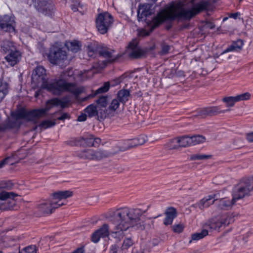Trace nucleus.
<instances>
[{
	"label": "nucleus",
	"instance_id": "27",
	"mask_svg": "<svg viewBox=\"0 0 253 253\" xmlns=\"http://www.w3.org/2000/svg\"><path fill=\"white\" fill-rule=\"evenodd\" d=\"M150 10L147 8L146 6L142 5L139 6L137 10V18L138 20H142L143 19L146 18L148 16L150 15Z\"/></svg>",
	"mask_w": 253,
	"mask_h": 253
},
{
	"label": "nucleus",
	"instance_id": "61",
	"mask_svg": "<svg viewBox=\"0 0 253 253\" xmlns=\"http://www.w3.org/2000/svg\"><path fill=\"white\" fill-rule=\"evenodd\" d=\"M133 140H128L126 142L127 145V148H131L133 147H136L135 145L133 144Z\"/></svg>",
	"mask_w": 253,
	"mask_h": 253
},
{
	"label": "nucleus",
	"instance_id": "35",
	"mask_svg": "<svg viewBox=\"0 0 253 253\" xmlns=\"http://www.w3.org/2000/svg\"><path fill=\"white\" fill-rule=\"evenodd\" d=\"M217 220L220 221H234L238 220V215L233 213H228L227 214L220 216Z\"/></svg>",
	"mask_w": 253,
	"mask_h": 253
},
{
	"label": "nucleus",
	"instance_id": "10",
	"mask_svg": "<svg viewBox=\"0 0 253 253\" xmlns=\"http://www.w3.org/2000/svg\"><path fill=\"white\" fill-rule=\"evenodd\" d=\"M56 204V202L52 201L50 198L48 200L42 201L37 207V211L39 213H37V216H45L52 213L53 211L57 208Z\"/></svg>",
	"mask_w": 253,
	"mask_h": 253
},
{
	"label": "nucleus",
	"instance_id": "47",
	"mask_svg": "<svg viewBox=\"0 0 253 253\" xmlns=\"http://www.w3.org/2000/svg\"><path fill=\"white\" fill-rule=\"evenodd\" d=\"M90 220L92 221H99L101 220H108L107 216V211L100 215H95L93 216Z\"/></svg>",
	"mask_w": 253,
	"mask_h": 253
},
{
	"label": "nucleus",
	"instance_id": "20",
	"mask_svg": "<svg viewBox=\"0 0 253 253\" xmlns=\"http://www.w3.org/2000/svg\"><path fill=\"white\" fill-rule=\"evenodd\" d=\"M238 199H236L235 194L232 193V199L231 200L226 198H221L219 200L218 207L222 210H228L236 202Z\"/></svg>",
	"mask_w": 253,
	"mask_h": 253
},
{
	"label": "nucleus",
	"instance_id": "59",
	"mask_svg": "<svg viewBox=\"0 0 253 253\" xmlns=\"http://www.w3.org/2000/svg\"><path fill=\"white\" fill-rule=\"evenodd\" d=\"M9 157H6L2 161H0V169L2 168L4 165L7 164Z\"/></svg>",
	"mask_w": 253,
	"mask_h": 253
},
{
	"label": "nucleus",
	"instance_id": "49",
	"mask_svg": "<svg viewBox=\"0 0 253 253\" xmlns=\"http://www.w3.org/2000/svg\"><path fill=\"white\" fill-rule=\"evenodd\" d=\"M237 102L249 100L251 97V94L249 92H245L238 94L235 96Z\"/></svg>",
	"mask_w": 253,
	"mask_h": 253
},
{
	"label": "nucleus",
	"instance_id": "4",
	"mask_svg": "<svg viewBox=\"0 0 253 253\" xmlns=\"http://www.w3.org/2000/svg\"><path fill=\"white\" fill-rule=\"evenodd\" d=\"M60 105L62 108L65 107V103L58 98H53L46 101L44 108L34 109L29 111V112L21 111L18 114V117H32L34 121L43 117L46 112L49 111L54 106Z\"/></svg>",
	"mask_w": 253,
	"mask_h": 253
},
{
	"label": "nucleus",
	"instance_id": "29",
	"mask_svg": "<svg viewBox=\"0 0 253 253\" xmlns=\"http://www.w3.org/2000/svg\"><path fill=\"white\" fill-rule=\"evenodd\" d=\"M129 91L126 89L121 90L117 93V99L123 103H125L129 97Z\"/></svg>",
	"mask_w": 253,
	"mask_h": 253
},
{
	"label": "nucleus",
	"instance_id": "45",
	"mask_svg": "<svg viewBox=\"0 0 253 253\" xmlns=\"http://www.w3.org/2000/svg\"><path fill=\"white\" fill-rule=\"evenodd\" d=\"M134 242L130 238H126L123 241L122 246L121 247V250H127L129 248L132 246Z\"/></svg>",
	"mask_w": 253,
	"mask_h": 253
},
{
	"label": "nucleus",
	"instance_id": "54",
	"mask_svg": "<svg viewBox=\"0 0 253 253\" xmlns=\"http://www.w3.org/2000/svg\"><path fill=\"white\" fill-rule=\"evenodd\" d=\"M169 46L165 44V43H163L162 44V51H161V53L162 54H166V53H167L169 51Z\"/></svg>",
	"mask_w": 253,
	"mask_h": 253
},
{
	"label": "nucleus",
	"instance_id": "33",
	"mask_svg": "<svg viewBox=\"0 0 253 253\" xmlns=\"http://www.w3.org/2000/svg\"><path fill=\"white\" fill-rule=\"evenodd\" d=\"M172 223L173 222H164V224L166 226L170 225L172 230L175 233H180L183 231L184 227L183 224L180 222L178 223L174 222V223L172 224Z\"/></svg>",
	"mask_w": 253,
	"mask_h": 253
},
{
	"label": "nucleus",
	"instance_id": "28",
	"mask_svg": "<svg viewBox=\"0 0 253 253\" xmlns=\"http://www.w3.org/2000/svg\"><path fill=\"white\" fill-rule=\"evenodd\" d=\"M15 49L13 43L9 41H4L1 44V51L4 53H8Z\"/></svg>",
	"mask_w": 253,
	"mask_h": 253
},
{
	"label": "nucleus",
	"instance_id": "17",
	"mask_svg": "<svg viewBox=\"0 0 253 253\" xmlns=\"http://www.w3.org/2000/svg\"><path fill=\"white\" fill-rule=\"evenodd\" d=\"M109 235V228L106 224H104L99 229L95 231L91 236V241L94 243L98 242L100 238H104Z\"/></svg>",
	"mask_w": 253,
	"mask_h": 253
},
{
	"label": "nucleus",
	"instance_id": "2",
	"mask_svg": "<svg viewBox=\"0 0 253 253\" xmlns=\"http://www.w3.org/2000/svg\"><path fill=\"white\" fill-rule=\"evenodd\" d=\"M32 83L38 86L40 84L55 95H60L67 92L78 96L84 91V87L79 86L75 83H69L65 80L59 78L55 79L50 84L47 83L46 70L41 66L37 67L33 71L31 77Z\"/></svg>",
	"mask_w": 253,
	"mask_h": 253
},
{
	"label": "nucleus",
	"instance_id": "5",
	"mask_svg": "<svg viewBox=\"0 0 253 253\" xmlns=\"http://www.w3.org/2000/svg\"><path fill=\"white\" fill-rule=\"evenodd\" d=\"M253 191V177L243 178L235 186L233 193L236 199H241L246 196L249 195Z\"/></svg>",
	"mask_w": 253,
	"mask_h": 253
},
{
	"label": "nucleus",
	"instance_id": "46",
	"mask_svg": "<svg viewBox=\"0 0 253 253\" xmlns=\"http://www.w3.org/2000/svg\"><path fill=\"white\" fill-rule=\"evenodd\" d=\"M119 105L120 101L117 99H113L108 107L109 111L112 113L117 109Z\"/></svg>",
	"mask_w": 253,
	"mask_h": 253
},
{
	"label": "nucleus",
	"instance_id": "15",
	"mask_svg": "<svg viewBox=\"0 0 253 253\" xmlns=\"http://www.w3.org/2000/svg\"><path fill=\"white\" fill-rule=\"evenodd\" d=\"M217 195L218 194H213L205 197L199 202L191 206L190 208H198L201 210H203L205 208L209 207L210 205L213 204L215 202L218 201Z\"/></svg>",
	"mask_w": 253,
	"mask_h": 253
},
{
	"label": "nucleus",
	"instance_id": "14",
	"mask_svg": "<svg viewBox=\"0 0 253 253\" xmlns=\"http://www.w3.org/2000/svg\"><path fill=\"white\" fill-rule=\"evenodd\" d=\"M34 6L40 12L49 14L53 9L54 5L51 0H32Z\"/></svg>",
	"mask_w": 253,
	"mask_h": 253
},
{
	"label": "nucleus",
	"instance_id": "51",
	"mask_svg": "<svg viewBox=\"0 0 253 253\" xmlns=\"http://www.w3.org/2000/svg\"><path fill=\"white\" fill-rule=\"evenodd\" d=\"M86 50L87 54L89 57H93L95 53L97 51V49L92 45H89L87 47Z\"/></svg>",
	"mask_w": 253,
	"mask_h": 253
},
{
	"label": "nucleus",
	"instance_id": "19",
	"mask_svg": "<svg viewBox=\"0 0 253 253\" xmlns=\"http://www.w3.org/2000/svg\"><path fill=\"white\" fill-rule=\"evenodd\" d=\"M13 20L8 16H4L0 22V28L5 32H12L14 31Z\"/></svg>",
	"mask_w": 253,
	"mask_h": 253
},
{
	"label": "nucleus",
	"instance_id": "9",
	"mask_svg": "<svg viewBox=\"0 0 253 253\" xmlns=\"http://www.w3.org/2000/svg\"><path fill=\"white\" fill-rule=\"evenodd\" d=\"M138 42L133 39L128 44L126 52L128 56L132 59H138L142 57L147 52L146 49H141L138 45Z\"/></svg>",
	"mask_w": 253,
	"mask_h": 253
},
{
	"label": "nucleus",
	"instance_id": "36",
	"mask_svg": "<svg viewBox=\"0 0 253 253\" xmlns=\"http://www.w3.org/2000/svg\"><path fill=\"white\" fill-rule=\"evenodd\" d=\"M190 138L191 146L202 143L206 140L205 137L201 135L191 136Z\"/></svg>",
	"mask_w": 253,
	"mask_h": 253
},
{
	"label": "nucleus",
	"instance_id": "1",
	"mask_svg": "<svg viewBox=\"0 0 253 253\" xmlns=\"http://www.w3.org/2000/svg\"><path fill=\"white\" fill-rule=\"evenodd\" d=\"M208 1H201L196 4L191 9H186L184 1L177 0L167 4L153 19V27H157L166 21L175 19H189L201 11L208 8Z\"/></svg>",
	"mask_w": 253,
	"mask_h": 253
},
{
	"label": "nucleus",
	"instance_id": "13",
	"mask_svg": "<svg viewBox=\"0 0 253 253\" xmlns=\"http://www.w3.org/2000/svg\"><path fill=\"white\" fill-rule=\"evenodd\" d=\"M109 221H126L125 220L124 207L113 208L107 211Z\"/></svg>",
	"mask_w": 253,
	"mask_h": 253
},
{
	"label": "nucleus",
	"instance_id": "40",
	"mask_svg": "<svg viewBox=\"0 0 253 253\" xmlns=\"http://www.w3.org/2000/svg\"><path fill=\"white\" fill-rule=\"evenodd\" d=\"M109 83L106 82L104 84L103 86H102L95 91V93H94L93 94L89 95L88 97H92L98 93L106 92L109 90Z\"/></svg>",
	"mask_w": 253,
	"mask_h": 253
},
{
	"label": "nucleus",
	"instance_id": "6",
	"mask_svg": "<svg viewBox=\"0 0 253 253\" xmlns=\"http://www.w3.org/2000/svg\"><path fill=\"white\" fill-rule=\"evenodd\" d=\"M110 153L109 152L102 149L96 150L91 149H86L80 151L77 154L78 157L81 159L96 161L105 159L108 157Z\"/></svg>",
	"mask_w": 253,
	"mask_h": 253
},
{
	"label": "nucleus",
	"instance_id": "57",
	"mask_svg": "<svg viewBox=\"0 0 253 253\" xmlns=\"http://www.w3.org/2000/svg\"><path fill=\"white\" fill-rule=\"evenodd\" d=\"M132 253H144V250L140 247H134Z\"/></svg>",
	"mask_w": 253,
	"mask_h": 253
},
{
	"label": "nucleus",
	"instance_id": "26",
	"mask_svg": "<svg viewBox=\"0 0 253 253\" xmlns=\"http://www.w3.org/2000/svg\"><path fill=\"white\" fill-rule=\"evenodd\" d=\"M243 44V42L241 40H238L236 42H234L228 48L223 51L222 54L231 51H238L242 49Z\"/></svg>",
	"mask_w": 253,
	"mask_h": 253
},
{
	"label": "nucleus",
	"instance_id": "8",
	"mask_svg": "<svg viewBox=\"0 0 253 253\" xmlns=\"http://www.w3.org/2000/svg\"><path fill=\"white\" fill-rule=\"evenodd\" d=\"M17 196V194L12 192L2 191L0 192V200L5 201V202L0 203V206L6 209L0 210V211H5L13 210L16 204V202L13 198Z\"/></svg>",
	"mask_w": 253,
	"mask_h": 253
},
{
	"label": "nucleus",
	"instance_id": "60",
	"mask_svg": "<svg viewBox=\"0 0 253 253\" xmlns=\"http://www.w3.org/2000/svg\"><path fill=\"white\" fill-rule=\"evenodd\" d=\"M69 118V115L67 113H64L62 114L60 117H58L57 118L59 120H64L66 119H67Z\"/></svg>",
	"mask_w": 253,
	"mask_h": 253
},
{
	"label": "nucleus",
	"instance_id": "16",
	"mask_svg": "<svg viewBox=\"0 0 253 253\" xmlns=\"http://www.w3.org/2000/svg\"><path fill=\"white\" fill-rule=\"evenodd\" d=\"M73 196V192L70 190L59 191L52 193L50 197L52 201L56 202V206L59 208L64 205L61 202L62 200L66 199Z\"/></svg>",
	"mask_w": 253,
	"mask_h": 253
},
{
	"label": "nucleus",
	"instance_id": "18",
	"mask_svg": "<svg viewBox=\"0 0 253 253\" xmlns=\"http://www.w3.org/2000/svg\"><path fill=\"white\" fill-rule=\"evenodd\" d=\"M21 58L20 52L15 49L8 53L7 55L5 56L4 59L9 65L14 66L20 61Z\"/></svg>",
	"mask_w": 253,
	"mask_h": 253
},
{
	"label": "nucleus",
	"instance_id": "23",
	"mask_svg": "<svg viewBox=\"0 0 253 253\" xmlns=\"http://www.w3.org/2000/svg\"><path fill=\"white\" fill-rule=\"evenodd\" d=\"M190 140V136L183 135L172 139L171 140V143H176L179 144L181 148L191 146Z\"/></svg>",
	"mask_w": 253,
	"mask_h": 253
},
{
	"label": "nucleus",
	"instance_id": "31",
	"mask_svg": "<svg viewBox=\"0 0 253 253\" xmlns=\"http://www.w3.org/2000/svg\"><path fill=\"white\" fill-rule=\"evenodd\" d=\"M97 117L99 120H103L109 116L111 113L107 109L106 107H97Z\"/></svg>",
	"mask_w": 253,
	"mask_h": 253
},
{
	"label": "nucleus",
	"instance_id": "3",
	"mask_svg": "<svg viewBox=\"0 0 253 253\" xmlns=\"http://www.w3.org/2000/svg\"><path fill=\"white\" fill-rule=\"evenodd\" d=\"M150 207L151 205H148L145 210H142L139 208H130L125 206L124 207L125 220L126 221H144L154 220L162 216V214H159L152 217H148L146 213Z\"/></svg>",
	"mask_w": 253,
	"mask_h": 253
},
{
	"label": "nucleus",
	"instance_id": "63",
	"mask_svg": "<svg viewBox=\"0 0 253 253\" xmlns=\"http://www.w3.org/2000/svg\"><path fill=\"white\" fill-rule=\"evenodd\" d=\"M118 251V247L116 245H112L111 248V253H117Z\"/></svg>",
	"mask_w": 253,
	"mask_h": 253
},
{
	"label": "nucleus",
	"instance_id": "43",
	"mask_svg": "<svg viewBox=\"0 0 253 253\" xmlns=\"http://www.w3.org/2000/svg\"><path fill=\"white\" fill-rule=\"evenodd\" d=\"M211 158V155H204V154H193L190 155V160L192 161L194 160H202L205 159H209Z\"/></svg>",
	"mask_w": 253,
	"mask_h": 253
},
{
	"label": "nucleus",
	"instance_id": "48",
	"mask_svg": "<svg viewBox=\"0 0 253 253\" xmlns=\"http://www.w3.org/2000/svg\"><path fill=\"white\" fill-rule=\"evenodd\" d=\"M107 97L106 96H101L97 100V107H106L107 104Z\"/></svg>",
	"mask_w": 253,
	"mask_h": 253
},
{
	"label": "nucleus",
	"instance_id": "52",
	"mask_svg": "<svg viewBox=\"0 0 253 253\" xmlns=\"http://www.w3.org/2000/svg\"><path fill=\"white\" fill-rule=\"evenodd\" d=\"M133 141V144L136 146L143 144L145 141L143 137H139L132 139Z\"/></svg>",
	"mask_w": 253,
	"mask_h": 253
},
{
	"label": "nucleus",
	"instance_id": "50",
	"mask_svg": "<svg viewBox=\"0 0 253 253\" xmlns=\"http://www.w3.org/2000/svg\"><path fill=\"white\" fill-rule=\"evenodd\" d=\"M134 224L131 225V227L135 230L141 231L144 228V225L143 222H133Z\"/></svg>",
	"mask_w": 253,
	"mask_h": 253
},
{
	"label": "nucleus",
	"instance_id": "24",
	"mask_svg": "<svg viewBox=\"0 0 253 253\" xmlns=\"http://www.w3.org/2000/svg\"><path fill=\"white\" fill-rule=\"evenodd\" d=\"M226 226L225 222H206L203 227L210 231H219L224 229Z\"/></svg>",
	"mask_w": 253,
	"mask_h": 253
},
{
	"label": "nucleus",
	"instance_id": "7",
	"mask_svg": "<svg viewBox=\"0 0 253 253\" xmlns=\"http://www.w3.org/2000/svg\"><path fill=\"white\" fill-rule=\"evenodd\" d=\"M113 22L112 15L108 12L99 14L96 19V26L99 32L104 34L108 31Z\"/></svg>",
	"mask_w": 253,
	"mask_h": 253
},
{
	"label": "nucleus",
	"instance_id": "56",
	"mask_svg": "<svg viewBox=\"0 0 253 253\" xmlns=\"http://www.w3.org/2000/svg\"><path fill=\"white\" fill-rule=\"evenodd\" d=\"M87 115L86 113L82 114L78 116L77 120L79 122H83L86 120Z\"/></svg>",
	"mask_w": 253,
	"mask_h": 253
},
{
	"label": "nucleus",
	"instance_id": "38",
	"mask_svg": "<svg viewBox=\"0 0 253 253\" xmlns=\"http://www.w3.org/2000/svg\"><path fill=\"white\" fill-rule=\"evenodd\" d=\"M207 116L206 107L197 110L193 115L192 117L197 119L206 118Z\"/></svg>",
	"mask_w": 253,
	"mask_h": 253
},
{
	"label": "nucleus",
	"instance_id": "11",
	"mask_svg": "<svg viewBox=\"0 0 253 253\" xmlns=\"http://www.w3.org/2000/svg\"><path fill=\"white\" fill-rule=\"evenodd\" d=\"M48 57L51 63L60 65L67 60V55L65 51L60 48H53L50 50Z\"/></svg>",
	"mask_w": 253,
	"mask_h": 253
},
{
	"label": "nucleus",
	"instance_id": "32",
	"mask_svg": "<svg viewBox=\"0 0 253 253\" xmlns=\"http://www.w3.org/2000/svg\"><path fill=\"white\" fill-rule=\"evenodd\" d=\"M208 235V230L207 229H203L200 232H197L191 235V240L189 241L191 243L192 240L197 241L204 238Z\"/></svg>",
	"mask_w": 253,
	"mask_h": 253
},
{
	"label": "nucleus",
	"instance_id": "37",
	"mask_svg": "<svg viewBox=\"0 0 253 253\" xmlns=\"http://www.w3.org/2000/svg\"><path fill=\"white\" fill-rule=\"evenodd\" d=\"M8 92V84L0 80V102L4 98Z\"/></svg>",
	"mask_w": 253,
	"mask_h": 253
},
{
	"label": "nucleus",
	"instance_id": "30",
	"mask_svg": "<svg viewBox=\"0 0 253 253\" xmlns=\"http://www.w3.org/2000/svg\"><path fill=\"white\" fill-rule=\"evenodd\" d=\"M84 141L87 146L89 147H96L101 142L99 138H95L93 136H89L84 139Z\"/></svg>",
	"mask_w": 253,
	"mask_h": 253
},
{
	"label": "nucleus",
	"instance_id": "12",
	"mask_svg": "<svg viewBox=\"0 0 253 253\" xmlns=\"http://www.w3.org/2000/svg\"><path fill=\"white\" fill-rule=\"evenodd\" d=\"M21 111L29 112V111H27L25 109H21L13 113L12 117L14 118V120H9L4 124L3 126L4 130L5 129H18L21 124L19 121L21 119H23L29 121H34L32 117H18V114Z\"/></svg>",
	"mask_w": 253,
	"mask_h": 253
},
{
	"label": "nucleus",
	"instance_id": "55",
	"mask_svg": "<svg viewBox=\"0 0 253 253\" xmlns=\"http://www.w3.org/2000/svg\"><path fill=\"white\" fill-rule=\"evenodd\" d=\"M173 143H171V140L170 142L168 144V147L169 149V150H175L178 149L179 148H181L179 146V144H178V145H173Z\"/></svg>",
	"mask_w": 253,
	"mask_h": 253
},
{
	"label": "nucleus",
	"instance_id": "25",
	"mask_svg": "<svg viewBox=\"0 0 253 253\" xmlns=\"http://www.w3.org/2000/svg\"><path fill=\"white\" fill-rule=\"evenodd\" d=\"M207 116H213L219 114L225 113L226 112L230 111V109L221 110L219 106H211L206 107Z\"/></svg>",
	"mask_w": 253,
	"mask_h": 253
},
{
	"label": "nucleus",
	"instance_id": "44",
	"mask_svg": "<svg viewBox=\"0 0 253 253\" xmlns=\"http://www.w3.org/2000/svg\"><path fill=\"white\" fill-rule=\"evenodd\" d=\"M55 124L54 121L45 120L41 122L39 125V126L41 129H46L53 126Z\"/></svg>",
	"mask_w": 253,
	"mask_h": 253
},
{
	"label": "nucleus",
	"instance_id": "21",
	"mask_svg": "<svg viewBox=\"0 0 253 253\" xmlns=\"http://www.w3.org/2000/svg\"><path fill=\"white\" fill-rule=\"evenodd\" d=\"M98 52L100 56L108 59V61L110 62H114L117 59V57L113 55L115 51L106 47L98 48Z\"/></svg>",
	"mask_w": 253,
	"mask_h": 253
},
{
	"label": "nucleus",
	"instance_id": "62",
	"mask_svg": "<svg viewBox=\"0 0 253 253\" xmlns=\"http://www.w3.org/2000/svg\"><path fill=\"white\" fill-rule=\"evenodd\" d=\"M122 82V80L121 78H119L118 79H117L116 80H114L113 82H112V85L115 86L116 85Z\"/></svg>",
	"mask_w": 253,
	"mask_h": 253
},
{
	"label": "nucleus",
	"instance_id": "39",
	"mask_svg": "<svg viewBox=\"0 0 253 253\" xmlns=\"http://www.w3.org/2000/svg\"><path fill=\"white\" fill-rule=\"evenodd\" d=\"M118 224L116 225V230L115 231V234H119L120 231H126L127 230L130 225V222H117Z\"/></svg>",
	"mask_w": 253,
	"mask_h": 253
},
{
	"label": "nucleus",
	"instance_id": "22",
	"mask_svg": "<svg viewBox=\"0 0 253 253\" xmlns=\"http://www.w3.org/2000/svg\"><path fill=\"white\" fill-rule=\"evenodd\" d=\"M165 215V221H173L178 215V212L176 208L173 207H167L164 212Z\"/></svg>",
	"mask_w": 253,
	"mask_h": 253
},
{
	"label": "nucleus",
	"instance_id": "58",
	"mask_svg": "<svg viewBox=\"0 0 253 253\" xmlns=\"http://www.w3.org/2000/svg\"><path fill=\"white\" fill-rule=\"evenodd\" d=\"M246 138L249 142H253V131L248 133L246 135Z\"/></svg>",
	"mask_w": 253,
	"mask_h": 253
},
{
	"label": "nucleus",
	"instance_id": "42",
	"mask_svg": "<svg viewBox=\"0 0 253 253\" xmlns=\"http://www.w3.org/2000/svg\"><path fill=\"white\" fill-rule=\"evenodd\" d=\"M66 46L69 50L73 52H77L80 49V45L76 42H67Z\"/></svg>",
	"mask_w": 253,
	"mask_h": 253
},
{
	"label": "nucleus",
	"instance_id": "53",
	"mask_svg": "<svg viewBox=\"0 0 253 253\" xmlns=\"http://www.w3.org/2000/svg\"><path fill=\"white\" fill-rule=\"evenodd\" d=\"M24 253H36V247L35 245L29 246L24 249Z\"/></svg>",
	"mask_w": 253,
	"mask_h": 253
},
{
	"label": "nucleus",
	"instance_id": "64",
	"mask_svg": "<svg viewBox=\"0 0 253 253\" xmlns=\"http://www.w3.org/2000/svg\"><path fill=\"white\" fill-rule=\"evenodd\" d=\"M242 233H243L242 240L244 242H247L246 239L248 238V235L247 233H245L244 232H243Z\"/></svg>",
	"mask_w": 253,
	"mask_h": 253
},
{
	"label": "nucleus",
	"instance_id": "41",
	"mask_svg": "<svg viewBox=\"0 0 253 253\" xmlns=\"http://www.w3.org/2000/svg\"><path fill=\"white\" fill-rule=\"evenodd\" d=\"M222 101L226 103L227 107H231L234 106L235 103L237 100L235 96L225 97L222 98Z\"/></svg>",
	"mask_w": 253,
	"mask_h": 253
},
{
	"label": "nucleus",
	"instance_id": "34",
	"mask_svg": "<svg viewBox=\"0 0 253 253\" xmlns=\"http://www.w3.org/2000/svg\"><path fill=\"white\" fill-rule=\"evenodd\" d=\"M84 112L89 117L91 118L94 116H97V106L93 104L88 105L84 109Z\"/></svg>",
	"mask_w": 253,
	"mask_h": 253
}]
</instances>
